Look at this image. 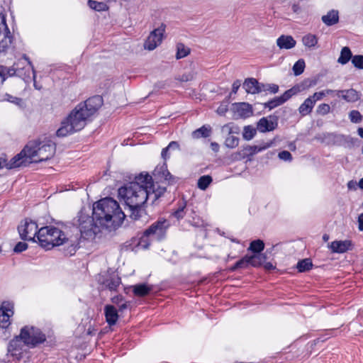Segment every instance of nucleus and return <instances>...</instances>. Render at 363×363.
<instances>
[{"instance_id":"obj_1","label":"nucleus","mask_w":363,"mask_h":363,"mask_svg":"<svg viewBox=\"0 0 363 363\" xmlns=\"http://www.w3.org/2000/svg\"><path fill=\"white\" fill-rule=\"evenodd\" d=\"M166 191L165 186L156 185L148 174H140L135 181L119 188L118 196L130 211V218L138 220L148 202L152 205Z\"/></svg>"},{"instance_id":"obj_2","label":"nucleus","mask_w":363,"mask_h":363,"mask_svg":"<svg viewBox=\"0 0 363 363\" xmlns=\"http://www.w3.org/2000/svg\"><path fill=\"white\" fill-rule=\"evenodd\" d=\"M103 98L96 95L79 103L61 122L56 135L64 138L82 130L103 105Z\"/></svg>"},{"instance_id":"obj_3","label":"nucleus","mask_w":363,"mask_h":363,"mask_svg":"<svg viewBox=\"0 0 363 363\" xmlns=\"http://www.w3.org/2000/svg\"><path fill=\"white\" fill-rule=\"evenodd\" d=\"M92 213L97 225L109 231L119 227L125 217L118 202L110 197L94 203Z\"/></svg>"},{"instance_id":"obj_4","label":"nucleus","mask_w":363,"mask_h":363,"mask_svg":"<svg viewBox=\"0 0 363 363\" xmlns=\"http://www.w3.org/2000/svg\"><path fill=\"white\" fill-rule=\"evenodd\" d=\"M38 242L46 250L66 244L68 246L67 251L69 255H74L77 249L79 247V242L77 240H69L64 232L51 225L42 227L38 230Z\"/></svg>"},{"instance_id":"obj_5","label":"nucleus","mask_w":363,"mask_h":363,"mask_svg":"<svg viewBox=\"0 0 363 363\" xmlns=\"http://www.w3.org/2000/svg\"><path fill=\"white\" fill-rule=\"evenodd\" d=\"M56 151V145L51 140L30 141L17 154L16 160L23 156L25 165L31 162L47 161L52 158Z\"/></svg>"},{"instance_id":"obj_6","label":"nucleus","mask_w":363,"mask_h":363,"mask_svg":"<svg viewBox=\"0 0 363 363\" xmlns=\"http://www.w3.org/2000/svg\"><path fill=\"white\" fill-rule=\"evenodd\" d=\"M81 235L85 239H93L98 234L101 226L97 225L94 219V215L89 216L88 214L80 211L77 216V224Z\"/></svg>"},{"instance_id":"obj_7","label":"nucleus","mask_w":363,"mask_h":363,"mask_svg":"<svg viewBox=\"0 0 363 363\" xmlns=\"http://www.w3.org/2000/svg\"><path fill=\"white\" fill-rule=\"evenodd\" d=\"M166 221L158 220L152 223L145 231L143 233V236L140 238L138 245L143 248H147L150 245L148 238L153 236L157 240H161L164 238L166 232Z\"/></svg>"},{"instance_id":"obj_8","label":"nucleus","mask_w":363,"mask_h":363,"mask_svg":"<svg viewBox=\"0 0 363 363\" xmlns=\"http://www.w3.org/2000/svg\"><path fill=\"white\" fill-rule=\"evenodd\" d=\"M20 333L23 342L31 348L44 342L46 340L45 335L39 328L33 326H24L21 328Z\"/></svg>"},{"instance_id":"obj_9","label":"nucleus","mask_w":363,"mask_h":363,"mask_svg":"<svg viewBox=\"0 0 363 363\" xmlns=\"http://www.w3.org/2000/svg\"><path fill=\"white\" fill-rule=\"evenodd\" d=\"M23 64L22 62L18 61L15 63L13 67H7L3 65H0V77L1 78V84H3L6 79L7 77H13L17 75L21 77L26 82H29L30 77V67L25 68V67H21V65Z\"/></svg>"},{"instance_id":"obj_10","label":"nucleus","mask_w":363,"mask_h":363,"mask_svg":"<svg viewBox=\"0 0 363 363\" xmlns=\"http://www.w3.org/2000/svg\"><path fill=\"white\" fill-rule=\"evenodd\" d=\"M13 36L6 21V14L0 11V52H6L13 45Z\"/></svg>"},{"instance_id":"obj_11","label":"nucleus","mask_w":363,"mask_h":363,"mask_svg":"<svg viewBox=\"0 0 363 363\" xmlns=\"http://www.w3.org/2000/svg\"><path fill=\"white\" fill-rule=\"evenodd\" d=\"M38 225L29 218H26L18 227L20 238L23 240L38 242Z\"/></svg>"},{"instance_id":"obj_12","label":"nucleus","mask_w":363,"mask_h":363,"mask_svg":"<svg viewBox=\"0 0 363 363\" xmlns=\"http://www.w3.org/2000/svg\"><path fill=\"white\" fill-rule=\"evenodd\" d=\"M164 31L165 26L164 24H161L160 27L152 30L145 42V49L153 50L160 45L163 39Z\"/></svg>"},{"instance_id":"obj_13","label":"nucleus","mask_w":363,"mask_h":363,"mask_svg":"<svg viewBox=\"0 0 363 363\" xmlns=\"http://www.w3.org/2000/svg\"><path fill=\"white\" fill-rule=\"evenodd\" d=\"M272 145V142L263 143L261 145H246L242 147V149L237 153L239 155V158L245 159L248 158L250 160V157L253 155L260 152L269 147H270Z\"/></svg>"},{"instance_id":"obj_14","label":"nucleus","mask_w":363,"mask_h":363,"mask_svg":"<svg viewBox=\"0 0 363 363\" xmlns=\"http://www.w3.org/2000/svg\"><path fill=\"white\" fill-rule=\"evenodd\" d=\"M13 304L9 301L2 302L0 306V327L6 328L9 324V318L13 314Z\"/></svg>"},{"instance_id":"obj_15","label":"nucleus","mask_w":363,"mask_h":363,"mask_svg":"<svg viewBox=\"0 0 363 363\" xmlns=\"http://www.w3.org/2000/svg\"><path fill=\"white\" fill-rule=\"evenodd\" d=\"M278 126L277 117L269 116L263 117L259 120L257 123V129L260 133L270 132L275 130Z\"/></svg>"},{"instance_id":"obj_16","label":"nucleus","mask_w":363,"mask_h":363,"mask_svg":"<svg viewBox=\"0 0 363 363\" xmlns=\"http://www.w3.org/2000/svg\"><path fill=\"white\" fill-rule=\"evenodd\" d=\"M25 346L27 345L21 338V334L20 333L19 335L15 337L9 342L8 352H10L13 357L18 358L21 357Z\"/></svg>"},{"instance_id":"obj_17","label":"nucleus","mask_w":363,"mask_h":363,"mask_svg":"<svg viewBox=\"0 0 363 363\" xmlns=\"http://www.w3.org/2000/svg\"><path fill=\"white\" fill-rule=\"evenodd\" d=\"M328 247L333 253H344L352 249V243L351 240H335L332 242Z\"/></svg>"},{"instance_id":"obj_18","label":"nucleus","mask_w":363,"mask_h":363,"mask_svg":"<svg viewBox=\"0 0 363 363\" xmlns=\"http://www.w3.org/2000/svg\"><path fill=\"white\" fill-rule=\"evenodd\" d=\"M99 282L102 285L103 289L116 291L121 284V279L118 275H109L102 280L99 279Z\"/></svg>"},{"instance_id":"obj_19","label":"nucleus","mask_w":363,"mask_h":363,"mask_svg":"<svg viewBox=\"0 0 363 363\" xmlns=\"http://www.w3.org/2000/svg\"><path fill=\"white\" fill-rule=\"evenodd\" d=\"M17 155L14 156L9 162H7V160L5 158L0 157V169H3L4 167L9 169H11L13 168L19 167L25 165V160H23V156H21L19 160H16Z\"/></svg>"},{"instance_id":"obj_20","label":"nucleus","mask_w":363,"mask_h":363,"mask_svg":"<svg viewBox=\"0 0 363 363\" xmlns=\"http://www.w3.org/2000/svg\"><path fill=\"white\" fill-rule=\"evenodd\" d=\"M337 96L341 97L347 102H355L360 98L359 92L353 89L339 90L337 91Z\"/></svg>"},{"instance_id":"obj_21","label":"nucleus","mask_w":363,"mask_h":363,"mask_svg":"<svg viewBox=\"0 0 363 363\" xmlns=\"http://www.w3.org/2000/svg\"><path fill=\"white\" fill-rule=\"evenodd\" d=\"M296 41L291 35H281L277 40V45L280 49L289 50L296 46Z\"/></svg>"},{"instance_id":"obj_22","label":"nucleus","mask_w":363,"mask_h":363,"mask_svg":"<svg viewBox=\"0 0 363 363\" xmlns=\"http://www.w3.org/2000/svg\"><path fill=\"white\" fill-rule=\"evenodd\" d=\"M235 109L238 115L244 118L251 116L253 113L252 106L245 102L236 104Z\"/></svg>"},{"instance_id":"obj_23","label":"nucleus","mask_w":363,"mask_h":363,"mask_svg":"<svg viewBox=\"0 0 363 363\" xmlns=\"http://www.w3.org/2000/svg\"><path fill=\"white\" fill-rule=\"evenodd\" d=\"M104 313L106 322L109 325H113L116 323L118 315L117 310L113 306L107 305L104 308Z\"/></svg>"},{"instance_id":"obj_24","label":"nucleus","mask_w":363,"mask_h":363,"mask_svg":"<svg viewBox=\"0 0 363 363\" xmlns=\"http://www.w3.org/2000/svg\"><path fill=\"white\" fill-rule=\"evenodd\" d=\"M260 83L255 78H247L243 83L246 92L251 94H259Z\"/></svg>"},{"instance_id":"obj_25","label":"nucleus","mask_w":363,"mask_h":363,"mask_svg":"<svg viewBox=\"0 0 363 363\" xmlns=\"http://www.w3.org/2000/svg\"><path fill=\"white\" fill-rule=\"evenodd\" d=\"M323 23L328 26H332L339 22L338 11L332 9L321 17Z\"/></svg>"},{"instance_id":"obj_26","label":"nucleus","mask_w":363,"mask_h":363,"mask_svg":"<svg viewBox=\"0 0 363 363\" xmlns=\"http://www.w3.org/2000/svg\"><path fill=\"white\" fill-rule=\"evenodd\" d=\"M315 104V103L314 102V100L312 99L311 96L306 99L298 108L300 115L301 116H306L310 114L312 112Z\"/></svg>"},{"instance_id":"obj_27","label":"nucleus","mask_w":363,"mask_h":363,"mask_svg":"<svg viewBox=\"0 0 363 363\" xmlns=\"http://www.w3.org/2000/svg\"><path fill=\"white\" fill-rule=\"evenodd\" d=\"M212 128L209 125H203L201 128L194 130L191 136L194 139H199L201 138H208L211 135Z\"/></svg>"},{"instance_id":"obj_28","label":"nucleus","mask_w":363,"mask_h":363,"mask_svg":"<svg viewBox=\"0 0 363 363\" xmlns=\"http://www.w3.org/2000/svg\"><path fill=\"white\" fill-rule=\"evenodd\" d=\"M133 294L137 296H145L147 295L152 290V287L146 284H136L133 286Z\"/></svg>"},{"instance_id":"obj_29","label":"nucleus","mask_w":363,"mask_h":363,"mask_svg":"<svg viewBox=\"0 0 363 363\" xmlns=\"http://www.w3.org/2000/svg\"><path fill=\"white\" fill-rule=\"evenodd\" d=\"M186 203L184 201L179 202L177 208L172 212V215L177 220L182 219L187 213Z\"/></svg>"},{"instance_id":"obj_30","label":"nucleus","mask_w":363,"mask_h":363,"mask_svg":"<svg viewBox=\"0 0 363 363\" xmlns=\"http://www.w3.org/2000/svg\"><path fill=\"white\" fill-rule=\"evenodd\" d=\"M265 259L266 256L263 254L256 253L253 255H248L249 264L254 267L260 266Z\"/></svg>"},{"instance_id":"obj_31","label":"nucleus","mask_w":363,"mask_h":363,"mask_svg":"<svg viewBox=\"0 0 363 363\" xmlns=\"http://www.w3.org/2000/svg\"><path fill=\"white\" fill-rule=\"evenodd\" d=\"M352 57L350 49L348 47H344L340 52L337 62L341 65H345L350 59L352 60Z\"/></svg>"},{"instance_id":"obj_32","label":"nucleus","mask_w":363,"mask_h":363,"mask_svg":"<svg viewBox=\"0 0 363 363\" xmlns=\"http://www.w3.org/2000/svg\"><path fill=\"white\" fill-rule=\"evenodd\" d=\"M313 267L312 261L310 259H303L298 262L296 268L299 272L309 271Z\"/></svg>"},{"instance_id":"obj_33","label":"nucleus","mask_w":363,"mask_h":363,"mask_svg":"<svg viewBox=\"0 0 363 363\" xmlns=\"http://www.w3.org/2000/svg\"><path fill=\"white\" fill-rule=\"evenodd\" d=\"M4 101H9L11 104H15L20 108H24L26 106V104L23 101V99L17 96H12L9 94H6L4 95Z\"/></svg>"},{"instance_id":"obj_34","label":"nucleus","mask_w":363,"mask_h":363,"mask_svg":"<svg viewBox=\"0 0 363 363\" xmlns=\"http://www.w3.org/2000/svg\"><path fill=\"white\" fill-rule=\"evenodd\" d=\"M250 266L248 255L244 256L242 259L238 261L234 265L230 267V272H235L239 269H246Z\"/></svg>"},{"instance_id":"obj_35","label":"nucleus","mask_w":363,"mask_h":363,"mask_svg":"<svg viewBox=\"0 0 363 363\" xmlns=\"http://www.w3.org/2000/svg\"><path fill=\"white\" fill-rule=\"evenodd\" d=\"M264 248V243L261 240H253L250 242L248 250L252 251L254 253H259Z\"/></svg>"},{"instance_id":"obj_36","label":"nucleus","mask_w":363,"mask_h":363,"mask_svg":"<svg viewBox=\"0 0 363 363\" xmlns=\"http://www.w3.org/2000/svg\"><path fill=\"white\" fill-rule=\"evenodd\" d=\"M190 53V49L183 43H177L176 58L177 60L186 57Z\"/></svg>"},{"instance_id":"obj_37","label":"nucleus","mask_w":363,"mask_h":363,"mask_svg":"<svg viewBox=\"0 0 363 363\" xmlns=\"http://www.w3.org/2000/svg\"><path fill=\"white\" fill-rule=\"evenodd\" d=\"M212 177L210 175L201 176L198 180V188L201 190H206L212 182Z\"/></svg>"},{"instance_id":"obj_38","label":"nucleus","mask_w":363,"mask_h":363,"mask_svg":"<svg viewBox=\"0 0 363 363\" xmlns=\"http://www.w3.org/2000/svg\"><path fill=\"white\" fill-rule=\"evenodd\" d=\"M302 42L305 46L312 48L315 47L318 43V38L315 35L308 34L303 37Z\"/></svg>"},{"instance_id":"obj_39","label":"nucleus","mask_w":363,"mask_h":363,"mask_svg":"<svg viewBox=\"0 0 363 363\" xmlns=\"http://www.w3.org/2000/svg\"><path fill=\"white\" fill-rule=\"evenodd\" d=\"M279 91V86L274 84L260 83L259 93L263 91H269L272 94H276Z\"/></svg>"},{"instance_id":"obj_40","label":"nucleus","mask_w":363,"mask_h":363,"mask_svg":"<svg viewBox=\"0 0 363 363\" xmlns=\"http://www.w3.org/2000/svg\"><path fill=\"white\" fill-rule=\"evenodd\" d=\"M88 5L91 9L97 11H103L108 9L107 5L104 2H98L94 0H89Z\"/></svg>"},{"instance_id":"obj_41","label":"nucleus","mask_w":363,"mask_h":363,"mask_svg":"<svg viewBox=\"0 0 363 363\" xmlns=\"http://www.w3.org/2000/svg\"><path fill=\"white\" fill-rule=\"evenodd\" d=\"M305 61L303 59L298 60L293 66V72L295 76L301 74L305 69Z\"/></svg>"},{"instance_id":"obj_42","label":"nucleus","mask_w":363,"mask_h":363,"mask_svg":"<svg viewBox=\"0 0 363 363\" xmlns=\"http://www.w3.org/2000/svg\"><path fill=\"white\" fill-rule=\"evenodd\" d=\"M256 133L257 130L255 128H252L250 125L245 126L244 128V131L242 133L243 138L247 140H250L255 137Z\"/></svg>"},{"instance_id":"obj_43","label":"nucleus","mask_w":363,"mask_h":363,"mask_svg":"<svg viewBox=\"0 0 363 363\" xmlns=\"http://www.w3.org/2000/svg\"><path fill=\"white\" fill-rule=\"evenodd\" d=\"M238 143L239 138L233 135H229L225 140V146L229 148H235L238 145Z\"/></svg>"},{"instance_id":"obj_44","label":"nucleus","mask_w":363,"mask_h":363,"mask_svg":"<svg viewBox=\"0 0 363 363\" xmlns=\"http://www.w3.org/2000/svg\"><path fill=\"white\" fill-rule=\"evenodd\" d=\"M298 93V91L296 86H293L291 89L286 91L279 98L282 104L285 103L287 100H289L293 95Z\"/></svg>"},{"instance_id":"obj_45","label":"nucleus","mask_w":363,"mask_h":363,"mask_svg":"<svg viewBox=\"0 0 363 363\" xmlns=\"http://www.w3.org/2000/svg\"><path fill=\"white\" fill-rule=\"evenodd\" d=\"M283 104L279 96L275 97L273 99L264 104V108H268L269 110L273 109L280 105Z\"/></svg>"},{"instance_id":"obj_46","label":"nucleus","mask_w":363,"mask_h":363,"mask_svg":"<svg viewBox=\"0 0 363 363\" xmlns=\"http://www.w3.org/2000/svg\"><path fill=\"white\" fill-rule=\"evenodd\" d=\"M349 118L351 122L354 123H359L362 121V116L359 111L357 110H352L349 113Z\"/></svg>"},{"instance_id":"obj_47","label":"nucleus","mask_w":363,"mask_h":363,"mask_svg":"<svg viewBox=\"0 0 363 363\" xmlns=\"http://www.w3.org/2000/svg\"><path fill=\"white\" fill-rule=\"evenodd\" d=\"M352 63L357 69H363V55H354L352 58Z\"/></svg>"},{"instance_id":"obj_48","label":"nucleus","mask_w":363,"mask_h":363,"mask_svg":"<svg viewBox=\"0 0 363 363\" xmlns=\"http://www.w3.org/2000/svg\"><path fill=\"white\" fill-rule=\"evenodd\" d=\"M194 77H195V73L194 72L191 71L189 72L184 73L182 75H180V76L176 77V79L178 81H180V82H186L193 80L194 79Z\"/></svg>"},{"instance_id":"obj_49","label":"nucleus","mask_w":363,"mask_h":363,"mask_svg":"<svg viewBox=\"0 0 363 363\" xmlns=\"http://www.w3.org/2000/svg\"><path fill=\"white\" fill-rule=\"evenodd\" d=\"M330 111V106L328 104H320L316 109V112L319 115H326Z\"/></svg>"},{"instance_id":"obj_50","label":"nucleus","mask_w":363,"mask_h":363,"mask_svg":"<svg viewBox=\"0 0 363 363\" xmlns=\"http://www.w3.org/2000/svg\"><path fill=\"white\" fill-rule=\"evenodd\" d=\"M298 92H301V91H303L305 90H307L310 88H311L312 86L310 85V83L308 82V80H307L306 79H304L303 81H302L301 83L299 84H297L296 85Z\"/></svg>"},{"instance_id":"obj_51","label":"nucleus","mask_w":363,"mask_h":363,"mask_svg":"<svg viewBox=\"0 0 363 363\" xmlns=\"http://www.w3.org/2000/svg\"><path fill=\"white\" fill-rule=\"evenodd\" d=\"M162 169V178H163L165 181L169 182V183L174 182V177L170 174V172L167 169Z\"/></svg>"},{"instance_id":"obj_52","label":"nucleus","mask_w":363,"mask_h":363,"mask_svg":"<svg viewBox=\"0 0 363 363\" xmlns=\"http://www.w3.org/2000/svg\"><path fill=\"white\" fill-rule=\"evenodd\" d=\"M278 157L280 160L284 161H291L292 160L291 154L287 150H283L280 152L278 155Z\"/></svg>"},{"instance_id":"obj_53","label":"nucleus","mask_w":363,"mask_h":363,"mask_svg":"<svg viewBox=\"0 0 363 363\" xmlns=\"http://www.w3.org/2000/svg\"><path fill=\"white\" fill-rule=\"evenodd\" d=\"M28 248V245L26 242H18L14 247L13 251L19 253L25 251Z\"/></svg>"},{"instance_id":"obj_54","label":"nucleus","mask_w":363,"mask_h":363,"mask_svg":"<svg viewBox=\"0 0 363 363\" xmlns=\"http://www.w3.org/2000/svg\"><path fill=\"white\" fill-rule=\"evenodd\" d=\"M23 58L24 59V60H26L27 62L28 66L26 68L30 67V73L32 72L33 79V81L35 82L36 75H35V71L34 69V67H33L32 62L30 61L29 58L27 57L26 55H23Z\"/></svg>"},{"instance_id":"obj_55","label":"nucleus","mask_w":363,"mask_h":363,"mask_svg":"<svg viewBox=\"0 0 363 363\" xmlns=\"http://www.w3.org/2000/svg\"><path fill=\"white\" fill-rule=\"evenodd\" d=\"M312 99L314 100V102L316 103L317 101L321 100L324 96H325V93L324 90L318 92H315L312 96H310Z\"/></svg>"},{"instance_id":"obj_56","label":"nucleus","mask_w":363,"mask_h":363,"mask_svg":"<svg viewBox=\"0 0 363 363\" xmlns=\"http://www.w3.org/2000/svg\"><path fill=\"white\" fill-rule=\"evenodd\" d=\"M241 85L240 80H236L233 82L232 86V94H236Z\"/></svg>"},{"instance_id":"obj_57","label":"nucleus","mask_w":363,"mask_h":363,"mask_svg":"<svg viewBox=\"0 0 363 363\" xmlns=\"http://www.w3.org/2000/svg\"><path fill=\"white\" fill-rule=\"evenodd\" d=\"M169 150H175L179 149V145L177 141H172L167 145Z\"/></svg>"},{"instance_id":"obj_58","label":"nucleus","mask_w":363,"mask_h":363,"mask_svg":"<svg viewBox=\"0 0 363 363\" xmlns=\"http://www.w3.org/2000/svg\"><path fill=\"white\" fill-rule=\"evenodd\" d=\"M169 148L166 147L165 148H163L161 152V156L164 160H167L169 157V155H168Z\"/></svg>"},{"instance_id":"obj_59","label":"nucleus","mask_w":363,"mask_h":363,"mask_svg":"<svg viewBox=\"0 0 363 363\" xmlns=\"http://www.w3.org/2000/svg\"><path fill=\"white\" fill-rule=\"evenodd\" d=\"M358 228L360 231H363V213H361L358 217Z\"/></svg>"},{"instance_id":"obj_60","label":"nucleus","mask_w":363,"mask_h":363,"mask_svg":"<svg viewBox=\"0 0 363 363\" xmlns=\"http://www.w3.org/2000/svg\"><path fill=\"white\" fill-rule=\"evenodd\" d=\"M306 79L308 80L310 85L312 87L315 86L318 84V79L316 77L308 78Z\"/></svg>"},{"instance_id":"obj_61","label":"nucleus","mask_w":363,"mask_h":363,"mask_svg":"<svg viewBox=\"0 0 363 363\" xmlns=\"http://www.w3.org/2000/svg\"><path fill=\"white\" fill-rule=\"evenodd\" d=\"M211 147L213 151H214L215 152H218L220 147H219V145L217 143L212 142L211 143Z\"/></svg>"},{"instance_id":"obj_62","label":"nucleus","mask_w":363,"mask_h":363,"mask_svg":"<svg viewBox=\"0 0 363 363\" xmlns=\"http://www.w3.org/2000/svg\"><path fill=\"white\" fill-rule=\"evenodd\" d=\"M292 11L294 12V13H298L300 11H301V7L298 4H294L292 5Z\"/></svg>"},{"instance_id":"obj_63","label":"nucleus","mask_w":363,"mask_h":363,"mask_svg":"<svg viewBox=\"0 0 363 363\" xmlns=\"http://www.w3.org/2000/svg\"><path fill=\"white\" fill-rule=\"evenodd\" d=\"M264 268L267 270H272V269H274V267L271 262H267L264 264Z\"/></svg>"},{"instance_id":"obj_64","label":"nucleus","mask_w":363,"mask_h":363,"mask_svg":"<svg viewBox=\"0 0 363 363\" xmlns=\"http://www.w3.org/2000/svg\"><path fill=\"white\" fill-rule=\"evenodd\" d=\"M358 134L361 138H363V128H359L358 129Z\"/></svg>"}]
</instances>
